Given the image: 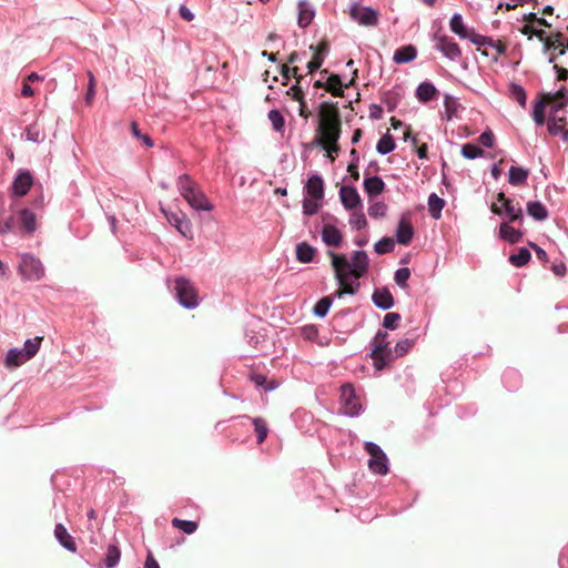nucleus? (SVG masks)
Listing matches in <instances>:
<instances>
[{
	"mask_svg": "<svg viewBox=\"0 0 568 568\" xmlns=\"http://www.w3.org/2000/svg\"><path fill=\"white\" fill-rule=\"evenodd\" d=\"M510 95L511 98L517 101L523 108L526 106V100H527V94H526V91L525 89L519 85V84H516V83H513L510 85Z\"/></svg>",
	"mask_w": 568,
	"mask_h": 568,
	"instance_id": "nucleus-45",
	"label": "nucleus"
},
{
	"mask_svg": "<svg viewBox=\"0 0 568 568\" xmlns=\"http://www.w3.org/2000/svg\"><path fill=\"white\" fill-rule=\"evenodd\" d=\"M329 256L332 257V266L339 284L335 295L342 297L345 294H355L359 283L357 282L356 285H353L348 282V278L353 276L355 280H358L367 273L369 260L366 252L355 251L351 262L344 254L329 252Z\"/></svg>",
	"mask_w": 568,
	"mask_h": 568,
	"instance_id": "nucleus-1",
	"label": "nucleus"
},
{
	"mask_svg": "<svg viewBox=\"0 0 568 568\" xmlns=\"http://www.w3.org/2000/svg\"><path fill=\"white\" fill-rule=\"evenodd\" d=\"M387 212V205L384 202H375L368 207V214L373 219L385 216Z\"/></svg>",
	"mask_w": 568,
	"mask_h": 568,
	"instance_id": "nucleus-49",
	"label": "nucleus"
},
{
	"mask_svg": "<svg viewBox=\"0 0 568 568\" xmlns=\"http://www.w3.org/2000/svg\"><path fill=\"white\" fill-rule=\"evenodd\" d=\"M171 524L174 528L181 529L187 535L195 532L199 527L196 521L183 520L176 517L172 519Z\"/></svg>",
	"mask_w": 568,
	"mask_h": 568,
	"instance_id": "nucleus-39",
	"label": "nucleus"
},
{
	"mask_svg": "<svg viewBox=\"0 0 568 568\" xmlns=\"http://www.w3.org/2000/svg\"><path fill=\"white\" fill-rule=\"evenodd\" d=\"M54 536L59 542L71 552L77 551V545L73 537L68 532L67 528L62 524H57L54 528Z\"/></svg>",
	"mask_w": 568,
	"mask_h": 568,
	"instance_id": "nucleus-16",
	"label": "nucleus"
},
{
	"mask_svg": "<svg viewBox=\"0 0 568 568\" xmlns=\"http://www.w3.org/2000/svg\"><path fill=\"white\" fill-rule=\"evenodd\" d=\"M121 551L115 545H109L106 555L104 558L105 568H113L119 562Z\"/></svg>",
	"mask_w": 568,
	"mask_h": 568,
	"instance_id": "nucleus-37",
	"label": "nucleus"
},
{
	"mask_svg": "<svg viewBox=\"0 0 568 568\" xmlns=\"http://www.w3.org/2000/svg\"><path fill=\"white\" fill-rule=\"evenodd\" d=\"M268 119L276 132H282L284 130L285 120L278 110H271L268 112Z\"/></svg>",
	"mask_w": 568,
	"mask_h": 568,
	"instance_id": "nucleus-46",
	"label": "nucleus"
},
{
	"mask_svg": "<svg viewBox=\"0 0 568 568\" xmlns=\"http://www.w3.org/2000/svg\"><path fill=\"white\" fill-rule=\"evenodd\" d=\"M297 71V67L290 68L287 64H283L281 73L285 80H288L291 77H294L296 79V82L300 83L302 75H298Z\"/></svg>",
	"mask_w": 568,
	"mask_h": 568,
	"instance_id": "nucleus-57",
	"label": "nucleus"
},
{
	"mask_svg": "<svg viewBox=\"0 0 568 568\" xmlns=\"http://www.w3.org/2000/svg\"><path fill=\"white\" fill-rule=\"evenodd\" d=\"M318 201L320 200H315L313 197L304 199V201H303V212H304V214L305 215H313V214H315L318 211V209H320Z\"/></svg>",
	"mask_w": 568,
	"mask_h": 568,
	"instance_id": "nucleus-52",
	"label": "nucleus"
},
{
	"mask_svg": "<svg viewBox=\"0 0 568 568\" xmlns=\"http://www.w3.org/2000/svg\"><path fill=\"white\" fill-rule=\"evenodd\" d=\"M314 19V11L308 7L307 2L301 1L298 3V19L297 23L301 28L308 27Z\"/></svg>",
	"mask_w": 568,
	"mask_h": 568,
	"instance_id": "nucleus-26",
	"label": "nucleus"
},
{
	"mask_svg": "<svg viewBox=\"0 0 568 568\" xmlns=\"http://www.w3.org/2000/svg\"><path fill=\"white\" fill-rule=\"evenodd\" d=\"M311 49L315 50V52H314L315 54H320L321 57L324 58V54H326L328 52L329 44H328L327 40H322L317 44V47L311 45Z\"/></svg>",
	"mask_w": 568,
	"mask_h": 568,
	"instance_id": "nucleus-62",
	"label": "nucleus"
},
{
	"mask_svg": "<svg viewBox=\"0 0 568 568\" xmlns=\"http://www.w3.org/2000/svg\"><path fill=\"white\" fill-rule=\"evenodd\" d=\"M368 468L377 475H386L388 473V464H368Z\"/></svg>",
	"mask_w": 568,
	"mask_h": 568,
	"instance_id": "nucleus-63",
	"label": "nucleus"
},
{
	"mask_svg": "<svg viewBox=\"0 0 568 568\" xmlns=\"http://www.w3.org/2000/svg\"><path fill=\"white\" fill-rule=\"evenodd\" d=\"M495 136L490 130L483 132L479 135V142L486 146L491 148L494 145Z\"/></svg>",
	"mask_w": 568,
	"mask_h": 568,
	"instance_id": "nucleus-59",
	"label": "nucleus"
},
{
	"mask_svg": "<svg viewBox=\"0 0 568 568\" xmlns=\"http://www.w3.org/2000/svg\"><path fill=\"white\" fill-rule=\"evenodd\" d=\"M552 43H554V47H552V51L549 57L550 63L555 62V60L559 55L565 54V49L567 48V45L565 47V44L562 42V34L560 32H557L554 34Z\"/></svg>",
	"mask_w": 568,
	"mask_h": 568,
	"instance_id": "nucleus-36",
	"label": "nucleus"
},
{
	"mask_svg": "<svg viewBox=\"0 0 568 568\" xmlns=\"http://www.w3.org/2000/svg\"><path fill=\"white\" fill-rule=\"evenodd\" d=\"M333 303V298L331 296H325L321 298L314 306V314L320 317H324L331 305Z\"/></svg>",
	"mask_w": 568,
	"mask_h": 568,
	"instance_id": "nucleus-44",
	"label": "nucleus"
},
{
	"mask_svg": "<svg viewBox=\"0 0 568 568\" xmlns=\"http://www.w3.org/2000/svg\"><path fill=\"white\" fill-rule=\"evenodd\" d=\"M394 247L395 241L392 237H383L375 244L374 250L382 255L392 252Z\"/></svg>",
	"mask_w": 568,
	"mask_h": 568,
	"instance_id": "nucleus-43",
	"label": "nucleus"
},
{
	"mask_svg": "<svg viewBox=\"0 0 568 568\" xmlns=\"http://www.w3.org/2000/svg\"><path fill=\"white\" fill-rule=\"evenodd\" d=\"M325 90L334 97H343V83L338 74H331L325 82Z\"/></svg>",
	"mask_w": 568,
	"mask_h": 568,
	"instance_id": "nucleus-29",
	"label": "nucleus"
},
{
	"mask_svg": "<svg viewBox=\"0 0 568 568\" xmlns=\"http://www.w3.org/2000/svg\"><path fill=\"white\" fill-rule=\"evenodd\" d=\"M287 95H291L293 100L300 102L304 99V92L302 91V89L300 88L298 83H296L295 85L291 87L288 90H287Z\"/></svg>",
	"mask_w": 568,
	"mask_h": 568,
	"instance_id": "nucleus-60",
	"label": "nucleus"
},
{
	"mask_svg": "<svg viewBox=\"0 0 568 568\" xmlns=\"http://www.w3.org/2000/svg\"><path fill=\"white\" fill-rule=\"evenodd\" d=\"M341 202L346 210H353L361 206V197L357 190L353 186L344 185L339 190Z\"/></svg>",
	"mask_w": 568,
	"mask_h": 568,
	"instance_id": "nucleus-11",
	"label": "nucleus"
},
{
	"mask_svg": "<svg viewBox=\"0 0 568 568\" xmlns=\"http://www.w3.org/2000/svg\"><path fill=\"white\" fill-rule=\"evenodd\" d=\"M528 214L537 221H544L548 216L547 209L538 201L527 203Z\"/></svg>",
	"mask_w": 568,
	"mask_h": 568,
	"instance_id": "nucleus-31",
	"label": "nucleus"
},
{
	"mask_svg": "<svg viewBox=\"0 0 568 568\" xmlns=\"http://www.w3.org/2000/svg\"><path fill=\"white\" fill-rule=\"evenodd\" d=\"M400 321L398 313H387L383 320V326L388 329H395Z\"/></svg>",
	"mask_w": 568,
	"mask_h": 568,
	"instance_id": "nucleus-53",
	"label": "nucleus"
},
{
	"mask_svg": "<svg viewBox=\"0 0 568 568\" xmlns=\"http://www.w3.org/2000/svg\"><path fill=\"white\" fill-rule=\"evenodd\" d=\"M437 93V89L430 82H422L416 90V97L424 103L434 99Z\"/></svg>",
	"mask_w": 568,
	"mask_h": 568,
	"instance_id": "nucleus-25",
	"label": "nucleus"
},
{
	"mask_svg": "<svg viewBox=\"0 0 568 568\" xmlns=\"http://www.w3.org/2000/svg\"><path fill=\"white\" fill-rule=\"evenodd\" d=\"M342 133L341 113L337 103L322 102L318 106L316 142L332 161L339 152L338 140Z\"/></svg>",
	"mask_w": 568,
	"mask_h": 568,
	"instance_id": "nucleus-2",
	"label": "nucleus"
},
{
	"mask_svg": "<svg viewBox=\"0 0 568 568\" xmlns=\"http://www.w3.org/2000/svg\"><path fill=\"white\" fill-rule=\"evenodd\" d=\"M305 189L310 197L322 200L324 196V183L322 178L318 175L311 176L305 185Z\"/></svg>",
	"mask_w": 568,
	"mask_h": 568,
	"instance_id": "nucleus-18",
	"label": "nucleus"
},
{
	"mask_svg": "<svg viewBox=\"0 0 568 568\" xmlns=\"http://www.w3.org/2000/svg\"><path fill=\"white\" fill-rule=\"evenodd\" d=\"M342 407L346 415L355 416L361 410L359 399L356 396L355 389L351 384H344L341 387Z\"/></svg>",
	"mask_w": 568,
	"mask_h": 568,
	"instance_id": "nucleus-8",
	"label": "nucleus"
},
{
	"mask_svg": "<svg viewBox=\"0 0 568 568\" xmlns=\"http://www.w3.org/2000/svg\"><path fill=\"white\" fill-rule=\"evenodd\" d=\"M548 131L552 135L560 134L564 141H568V129H566V118L551 115L548 122Z\"/></svg>",
	"mask_w": 568,
	"mask_h": 568,
	"instance_id": "nucleus-15",
	"label": "nucleus"
},
{
	"mask_svg": "<svg viewBox=\"0 0 568 568\" xmlns=\"http://www.w3.org/2000/svg\"><path fill=\"white\" fill-rule=\"evenodd\" d=\"M416 55V48L413 44H408L397 49L393 55V60L397 64H403L413 61Z\"/></svg>",
	"mask_w": 568,
	"mask_h": 568,
	"instance_id": "nucleus-21",
	"label": "nucleus"
},
{
	"mask_svg": "<svg viewBox=\"0 0 568 568\" xmlns=\"http://www.w3.org/2000/svg\"><path fill=\"white\" fill-rule=\"evenodd\" d=\"M144 568H160L158 561L155 560L151 552L148 554Z\"/></svg>",
	"mask_w": 568,
	"mask_h": 568,
	"instance_id": "nucleus-64",
	"label": "nucleus"
},
{
	"mask_svg": "<svg viewBox=\"0 0 568 568\" xmlns=\"http://www.w3.org/2000/svg\"><path fill=\"white\" fill-rule=\"evenodd\" d=\"M435 48L440 51L447 59L457 61L462 57V50L453 38L446 34L434 36Z\"/></svg>",
	"mask_w": 568,
	"mask_h": 568,
	"instance_id": "nucleus-7",
	"label": "nucleus"
},
{
	"mask_svg": "<svg viewBox=\"0 0 568 568\" xmlns=\"http://www.w3.org/2000/svg\"><path fill=\"white\" fill-rule=\"evenodd\" d=\"M530 258H531L530 252L525 247H520L518 250V253L511 254L509 256V262L511 265H514L516 267H521V266H525L530 261Z\"/></svg>",
	"mask_w": 568,
	"mask_h": 568,
	"instance_id": "nucleus-35",
	"label": "nucleus"
},
{
	"mask_svg": "<svg viewBox=\"0 0 568 568\" xmlns=\"http://www.w3.org/2000/svg\"><path fill=\"white\" fill-rule=\"evenodd\" d=\"M449 27H450V30L457 34L458 37L465 39L466 36H468V32L471 30V29H468L464 22H463V18L459 13H454L453 17L450 18V21H449Z\"/></svg>",
	"mask_w": 568,
	"mask_h": 568,
	"instance_id": "nucleus-30",
	"label": "nucleus"
},
{
	"mask_svg": "<svg viewBox=\"0 0 568 568\" xmlns=\"http://www.w3.org/2000/svg\"><path fill=\"white\" fill-rule=\"evenodd\" d=\"M349 224L357 230L364 229L367 225L365 214L363 212H354L351 215Z\"/></svg>",
	"mask_w": 568,
	"mask_h": 568,
	"instance_id": "nucleus-51",
	"label": "nucleus"
},
{
	"mask_svg": "<svg viewBox=\"0 0 568 568\" xmlns=\"http://www.w3.org/2000/svg\"><path fill=\"white\" fill-rule=\"evenodd\" d=\"M410 276V271L407 267H402L395 272V282L400 287H406L407 281Z\"/></svg>",
	"mask_w": 568,
	"mask_h": 568,
	"instance_id": "nucleus-54",
	"label": "nucleus"
},
{
	"mask_svg": "<svg viewBox=\"0 0 568 568\" xmlns=\"http://www.w3.org/2000/svg\"><path fill=\"white\" fill-rule=\"evenodd\" d=\"M175 296L180 304L186 308H194L199 305V293L196 287L186 278L175 280Z\"/></svg>",
	"mask_w": 568,
	"mask_h": 568,
	"instance_id": "nucleus-5",
	"label": "nucleus"
},
{
	"mask_svg": "<svg viewBox=\"0 0 568 568\" xmlns=\"http://www.w3.org/2000/svg\"><path fill=\"white\" fill-rule=\"evenodd\" d=\"M412 143L413 145L416 148V153L418 155L419 159H426L427 158V152H428V146L427 144H422V145H417L418 143V140L416 136H412Z\"/></svg>",
	"mask_w": 568,
	"mask_h": 568,
	"instance_id": "nucleus-61",
	"label": "nucleus"
},
{
	"mask_svg": "<svg viewBox=\"0 0 568 568\" xmlns=\"http://www.w3.org/2000/svg\"><path fill=\"white\" fill-rule=\"evenodd\" d=\"M413 234L414 231L410 222L406 217H402L396 230V241L402 245H408Z\"/></svg>",
	"mask_w": 568,
	"mask_h": 568,
	"instance_id": "nucleus-14",
	"label": "nucleus"
},
{
	"mask_svg": "<svg viewBox=\"0 0 568 568\" xmlns=\"http://www.w3.org/2000/svg\"><path fill=\"white\" fill-rule=\"evenodd\" d=\"M43 341V336H37L33 339H27L24 342L23 353L31 359L40 349L41 342Z\"/></svg>",
	"mask_w": 568,
	"mask_h": 568,
	"instance_id": "nucleus-38",
	"label": "nucleus"
},
{
	"mask_svg": "<svg viewBox=\"0 0 568 568\" xmlns=\"http://www.w3.org/2000/svg\"><path fill=\"white\" fill-rule=\"evenodd\" d=\"M549 100L550 99L548 95H537V99L534 103L532 118L538 125H542L545 123V111L546 106L549 104Z\"/></svg>",
	"mask_w": 568,
	"mask_h": 568,
	"instance_id": "nucleus-17",
	"label": "nucleus"
},
{
	"mask_svg": "<svg viewBox=\"0 0 568 568\" xmlns=\"http://www.w3.org/2000/svg\"><path fill=\"white\" fill-rule=\"evenodd\" d=\"M384 189L385 183L379 176H371L364 180V190L369 197L379 195Z\"/></svg>",
	"mask_w": 568,
	"mask_h": 568,
	"instance_id": "nucleus-22",
	"label": "nucleus"
},
{
	"mask_svg": "<svg viewBox=\"0 0 568 568\" xmlns=\"http://www.w3.org/2000/svg\"><path fill=\"white\" fill-rule=\"evenodd\" d=\"M365 449L371 455V459L368 462H387L384 452L378 445L374 443H366Z\"/></svg>",
	"mask_w": 568,
	"mask_h": 568,
	"instance_id": "nucleus-41",
	"label": "nucleus"
},
{
	"mask_svg": "<svg viewBox=\"0 0 568 568\" xmlns=\"http://www.w3.org/2000/svg\"><path fill=\"white\" fill-rule=\"evenodd\" d=\"M465 39H468L469 41H471L474 44H476L478 47L488 45V44L494 43V40L491 38L478 34L475 32L474 29H471L468 32V36H466Z\"/></svg>",
	"mask_w": 568,
	"mask_h": 568,
	"instance_id": "nucleus-47",
	"label": "nucleus"
},
{
	"mask_svg": "<svg viewBox=\"0 0 568 568\" xmlns=\"http://www.w3.org/2000/svg\"><path fill=\"white\" fill-rule=\"evenodd\" d=\"M322 239L328 246L339 247L343 241L342 233L337 227L326 224L322 231Z\"/></svg>",
	"mask_w": 568,
	"mask_h": 568,
	"instance_id": "nucleus-13",
	"label": "nucleus"
},
{
	"mask_svg": "<svg viewBox=\"0 0 568 568\" xmlns=\"http://www.w3.org/2000/svg\"><path fill=\"white\" fill-rule=\"evenodd\" d=\"M323 61V57L314 53L312 60L307 63L308 73H313L318 70L322 67Z\"/></svg>",
	"mask_w": 568,
	"mask_h": 568,
	"instance_id": "nucleus-58",
	"label": "nucleus"
},
{
	"mask_svg": "<svg viewBox=\"0 0 568 568\" xmlns=\"http://www.w3.org/2000/svg\"><path fill=\"white\" fill-rule=\"evenodd\" d=\"M254 430L256 433L257 443L262 444L267 437L268 428L267 424L263 418H254L253 419Z\"/></svg>",
	"mask_w": 568,
	"mask_h": 568,
	"instance_id": "nucleus-40",
	"label": "nucleus"
},
{
	"mask_svg": "<svg viewBox=\"0 0 568 568\" xmlns=\"http://www.w3.org/2000/svg\"><path fill=\"white\" fill-rule=\"evenodd\" d=\"M413 347V341L412 339H408V338H405V339H402L399 341L396 345H395V354L396 356H403L405 355L406 353H408V351Z\"/></svg>",
	"mask_w": 568,
	"mask_h": 568,
	"instance_id": "nucleus-56",
	"label": "nucleus"
},
{
	"mask_svg": "<svg viewBox=\"0 0 568 568\" xmlns=\"http://www.w3.org/2000/svg\"><path fill=\"white\" fill-rule=\"evenodd\" d=\"M373 302L382 310H388L394 305L393 296L388 288H377L373 293Z\"/></svg>",
	"mask_w": 568,
	"mask_h": 568,
	"instance_id": "nucleus-19",
	"label": "nucleus"
},
{
	"mask_svg": "<svg viewBox=\"0 0 568 568\" xmlns=\"http://www.w3.org/2000/svg\"><path fill=\"white\" fill-rule=\"evenodd\" d=\"M32 182L33 180L29 172L20 173L13 182L14 193L19 196H24L29 192Z\"/></svg>",
	"mask_w": 568,
	"mask_h": 568,
	"instance_id": "nucleus-20",
	"label": "nucleus"
},
{
	"mask_svg": "<svg viewBox=\"0 0 568 568\" xmlns=\"http://www.w3.org/2000/svg\"><path fill=\"white\" fill-rule=\"evenodd\" d=\"M499 235L501 239L508 241L511 244H515L521 240L524 233L514 229L508 223H501L499 226Z\"/></svg>",
	"mask_w": 568,
	"mask_h": 568,
	"instance_id": "nucleus-24",
	"label": "nucleus"
},
{
	"mask_svg": "<svg viewBox=\"0 0 568 568\" xmlns=\"http://www.w3.org/2000/svg\"><path fill=\"white\" fill-rule=\"evenodd\" d=\"M349 14L352 19L365 27H375L378 23V13L372 8L354 4Z\"/></svg>",
	"mask_w": 568,
	"mask_h": 568,
	"instance_id": "nucleus-9",
	"label": "nucleus"
},
{
	"mask_svg": "<svg viewBox=\"0 0 568 568\" xmlns=\"http://www.w3.org/2000/svg\"><path fill=\"white\" fill-rule=\"evenodd\" d=\"M377 152L381 154H387L395 149V142L390 134H385L382 136L377 143Z\"/></svg>",
	"mask_w": 568,
	"mask_h": 568,
	"instance_id": "nucleus-42",
	"label": "nucleus"
},
{
	"mask_svg": "<svg viewBox=\"0 0 568 568\" xmlns=\"http://www.w3.org/2000/svg\"><path fill=\"white\" fill-rule=\"evenodd\" d=\"M387 333L378 332L372 343L371 357L376 371H382L387 364L394 361L393 351L389 348Z\"/></svg>",
	"mask_w": 568,
	"mask_h": 568,
	"instance_id": "nucleus-4",
	"label": "nucleus"
},
{
	"mask_svg": "<svg viewBox=\"0 0 568 568\" xmlns=\"http://www.w3.org/2000/svg\"><path fill=\"white\" fill-rule=\"evenodd\" d=\"M19 273L26 281H39L44 275V268L38 258L23 255L19 265Z\"/></svg>",
	"mask_w": 568,
	"mask_h": 568,
	"instance_id": "nucleus-6",
	"label": "nucleus"
},
{
	"mask_svg": "<svg viewBox=\"0 0 568 568\" xmlns=\"http://www.w3.org/2000/svg\"><path fill=\"white\" fill-rule=\"evenodd\" d=\"M483 153L484 151L473 143H466L462 148V154L469 160L476 159L483 155Z\"/></svg>",
	"mask_w": 568,
	"mask_h": 568,
	"instance_id": "nucleus-48",
	"label": "nucleus"
},
{
	"mask_svg": "<svg viewBox=\"0 0 568 568\" xmlns=\"http://www.w3.org/2000/svg\"><path fill=\"white\" fill-rule=\"evenodd\" d=\"M315 248L303 242L296 246V257L302 263H308L313 260Z\"/></svg>",
	"mask_w": 568,
	"mask_h": 568,
	"instance_id": "nucleus-34",
	"label": "nucleus"
},
{
	"mask_svg": "<svg viewBox=\"0 0 568 568\" xmlns=\"http://www.w3.org/2000/svg\"><path fill=\"white\" fill-rule=\"evenodd\" d=\"M529 175V171L520 166H511L509 169V183L513 185H525Z\"/></svg>",
	"mask_w": 568,
	"mask_h": 568,
	"instance_id": "nucleus-28",
	"label": "nucleus"
},
{
	"mask_svg": "<svg viewBox=\"0 0 568 568\" xmlns=\"http://www.w3.org/2000/svg\"><path fill=\"white\" fill-rule=\"evenodd\" d=\"M178 187L180 194L193 209L197 211L213 210V205L206 195L187 174H183L179 178Z\"/></svg>",
	"mask_w": 568,
	"mask_h": 568,
	"instance_id": "nucleus-3",
	"label": "nucleus"
},
{
	"mask_svg": "<svg viewBox=\"0 0 568 568\" xmlns=\"http://www.w3.org/2000/svg\"><path fill=\"white\" fill-rule=\"evenodd\" d=\"M88 78H89V83H88V91L85 94V102L88 104H91L93 101V98L95 95V79L91 71H88Z\"/></svg>",
	"mask_w": 568,
	"mask_h": 568,
	"instance_id": "nucleus-55",
	"label": "nucleus"
},
{
	"mask_svg": "<svg viewBox=\"0 0 568 568\" xmlns=\"http://www.w3.org/2000/svg\"><path fill=\"white\" fill-rule=\"evenodd\" d=\"M503 207L510 222H523L524 215L521 206L519 204H514L513 201L510 200Z\"/></svg>",
	"mask_w": 568,
	"mask_h": 568,
	"instance_id": "nucleus-33",
	"label": "nucleus"
},
{
	"mask_svg": "<svg viewBox=\"0 0 568 568\" xmlns=\"http://www.w3.org/2000/svg\"><path fill=\"white\" fill-rule=\"evenodd\" d=\"M27 361H29V358L22 349L11 348L6 355L4 365L7 367H18Z\"/></svg>",
	"mask_w": 568,
	"mask_h": 568,
	"instance_id": "nucleus-23",
	"label": "nucleus"
},
{
	"mask_svg": "<svg viewBox=\"0 0 568 568\" xmlns=\"http://www.w3.org/2000/svg\"><path fill=\"white\" fill-rule=\"evenodd\" d=\"M538 95H548L549 97V106L551 115H556V113L562 110L568 104V90L566 88H560L556 93L541 92Z\"/></svg>",
	"mask_w": 568,
	"mask_h": 568,
	"instance_id": "nucleus-10",
	"label": "nucleus"
},
{
	"mask_svg": "<svg viewBox=\"0 0 568 568\" xmlns=\"http://www.w3.org/2000/svg\"><path fill=\"white\" fill-rule=\"evenodd\" d=\"M428 212L430 216L438 220L442 216V210L445 206V201L437 194L432 193L428 197Z\"/></svg>",
	"mask_w": 568,
	"mask_h": 568,
	"instance_id": "nucleus-27",
	"label": "nucleus"
},
{
	"mask_svg": "<svg viewBox=\"0 0 568 568\" xmlns=\"http://www.w3.org/2000/svg\"><path fill=\"white\" fill-rule=\"evenodd\" d=\"M20 222L21 226L28 232L32 233L37 229L36 215L28 209H23L20 211Z\"/></svg>",
	"mask_w": 568,
	"mask_h": 568,
	"instance_id": "nucleus-32",
	"label": "nucleus"
},
{
	"mask_svg": "<svg viewBox=\"0 0 568 568\" xmlns=\"http://www.w3.org/2000/svg\"><path fill=\"white\" fill-rule=\"evenodd\" d=\"M130 129H131V133L133 134L134 138L141 140L148 148L153 146V142H152L151 138L148 134H143L140 131L136 122H134V121L131 122Z\"/></svg>",
	"mask_w": 568,
	"mask_h": 568,
	"instance_id": "nucleus-50",
	"label": "nucleus"
},
{
	"mask_svg": "<svg viewBox=\"0 0 568 568\" xmlns=\"http://www.w3.org/2000/svg\"><path fill=\"white\" fill-rule=\"evenodd\" d=\"M166 219L183 236H192V224L184 214L171 213L166 214Z\"/></svg>",
	"mask_w": 568,
	"mask_h": 568,
	"instance_id": "nucleus-12",
	"label": "nucleus"
}]
</instances>
